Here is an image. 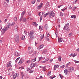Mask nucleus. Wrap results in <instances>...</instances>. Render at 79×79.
<instances>
[{
    "label": "nucleus",
    "instance_id": "f257e3e1",
    "mask_svg": "<svg viewBox=\"0 0 79 79\" xmlns=\"http://www.w3.org/2000/svg\"><path fill=\"white\" fill-rule=\"evenodd\" d=\"M35 31L33 30H32L30 31V33H29V35H27L28 36V37L30 36V39H31V40H32L33 39H34V35L35 34Z\"/></svg>",
    "mask_w": 79,
    "mask_h": 79
},
{
    "label": "nucleus",
    "instance_id": "f03ea898",
    "mask_svg": "<svg viewBox=\"0 0 79 79\" xmlns=\"http://www.w3.org/2000/svg\"><path fill=\"white\" fill-rule=\"evenodd\" d=\"M69 23H68L66 24L65 25V26L64 27V29L65 30L66 32H68L70 31L69 28Z\"/></svg>",
    "mask_w": 79,
    "mask_h": 79
},
{
    "label": "nucleus",
    "instance_id": "7ed1b4c3",
    "mask_svg": "<svg viewBox=\"0 0 79 79\" xmlns=\"http://www.w3.org/2000/svg\"><path fill=\"white\" fill-rule=\"evenodd\" d=\"M15 42L17 43H19V35H16L15 36Z\"/></svg>",
    "mask_w": 79,
    "mask_h": 79
},
{
    "label": "nucleus",
    "instance_id": "20e7f679",
    "mask_svg": "<svg viewBox=\"0 0 79 79\" xmlns=\"http://www.w3.org/2000/svg\"><path fill=\"white\" fill-rule=\"evenodd\" d=\"M49 18H53L55 16V13L53 11H51L49 13Z\"/></svg>",
    "mask_w": 79,
    "mask_h": 79
},
{
    "label": "nucleus",
    "instance_id": "39448f33",
    "mask_svg": "<svg viewBox=\"0 0 79 79\" xmlns=\"http://www.w3.org/2000/svg\"><path fill=\"white\" fill-rule=\"evenodd\" d=\"M25 14V11H23L21 14V17L20 18V22H21V21H22V19H23V16H24V14Z\"/></svg>",
    "mask_w": 79,
    "mask_h": 79
},
{
    "label": "nucleus",
    "instance_id": "423d86ee",
    "mask_svg": "<svg viewBox=\"0 0 79 79\" xmlns=\"http://www.w3.org/2000/svg\"><path fill=\"white\" fill-rule=\"evenodd\" d=\"M68 69V71L69 72H72L74 71V68L73 67H69Z\"/></svg>",
    "mask_w": 79,
    "mask_h": 79
},
{
    "label": "nucleus",
    "instance_id": "0eeeda50",
    "mask_svg": "<svg viewBox=\"0 0 79 79\" xmlns=\"http://www.w3.org/2000/svg\"><path fill=\"white\" fill-rule=\"evenodd\" d=\"M64 73L66 75H68V74L69 73V71H68V69H65L64 70Z\"/></svg>",
    "mask_w": 79,
    "mask_h": 79
},
{
    "label": "nucleus",
    "instance_id": "6e6552de",
    "mask_svg": "<svg viewBox=\"0 0 79 79\" xmlns=\"http://www.w3.org/2000/svg\"><path fill=\"white\" fill-rule=\"evenodd\" d=\"M24 62V60H22V58H21L19 62L18 63V64H21Z\"/></svg>",
    "mask_w": 79,
    "mask_h": 79
},
{
    "label": "nucleus",
    "instance_id": "1a4fd4ad",
    "mask_svg": "<svg viewBox=\"0 0 79 79\" xmlns=\"http://www.w3.org/2000/svg\"><path fill=\"white\" fill-rule=\"evenodd\" d=\"M43 4L42 3H41L40 6H38L37 7V9L39 10V9H40L41 8H42V5Z\"/></svg>",
    "mask_w": 79,
    "mask_h": 79
},
{
    "label": "nucleus",
    "instance_id": "9d476101",
    "mask_svg": "<svg viewBox=\"0 0 79 79\" xmlns=\"http://www.w3.org/2000/svg\"><path fill=\"white\" fill-rule=\"evenodd\" d=\"M15 56H20V54L17 52H16L15 53Z\"/></svg>",
    "mask_w": 79,
    "mask_h": 79
},
{
    "label": "nucleus",
    "instance_id": "9b49d317",
    "mask_svg": "<svg viewBox=\"0 0 79 79\" xmlns=\"http://www.w3.org/2000/svg\"><path fill=\"white\" fill-rule=\"evenodd\" d=\"M58 42H61L63 41V39L61 38H58Z\"/></svg>",
    "mask_w": 79,
    "mask_h": 79
},
{
    "label": "nucleus",
    "instance_id": "f8f14e48",
    "mask_svg": "<svg viewBox=\"0 0 79 79\" xmlns=\"http://www.w3.org/2000/svg\"><path fill=\"white\" fill-rule=\"evenodd\" d=\"M27 19H26V18H22V21L23 22H26V21H27Z\"/></svg>",
    "mask_w": 79,
    "mask_h": 79
},
{
    "label": "nucleus",
    "instance_id": "ddd939ff",
    "mask_svg": "<svg viewBox=\"0 0 79 79\" xmlns=\"http://www.w3.org/2000/svg\"><path fill=\"white\" fill-rule=\"evenodd\" d=\"M14 31H18V26H16L14 28Z\"/></svg>",
    "mask_w": 79,
    "mask_h": 79
},
{
    "label": "nucleus",
    "instance_id": "4468645a",
    "mask_svg": "<svg viewBox=\"0 0 79 79\" xmlns=\"http://www.w3.org/2000/svg\"><path fill=\"white\" fill-rule=\"evenodd\" d=\"M45 29H46V30H47L48 29V24H46L45 25Z\"/></svg>",
    "mask_w": 79,
    "mask_h": 79
},
{
    "label": "nucleus",
    "instance_id": "2eb2a0df",
    "mask_svg": "<svg viewBox=\"0 0 79 79\" xmlns=\"http://www.w3.org/2000/svg\"><path fill=\"white\" fill-rule=\"evenodd\" d=\"M44 47V45L41 44L39 46V49H41V48H42Z\"/></svg>",
    "mask_w": 79,
    "mask_h": 79
},
{
    "label": "nucleus",
    "instance_id": "dca6fc26",
    "mask_svg": "<svg viewBox=\"0 0 79 79\" xmlns=\"http://www.w3.org/2000/svg\"><path fill=\"white\" fill-rule=\"evenodd\" d=\"M5 31L3 29H2V30L1 31V35H3V34H4V33H5Z\"/></svg>",
    "mask_w": 79,
    "mask_h": 79
},
{
    "label": "nucleus",
    "instance_id": "f3484780",
    "mask_svg": "<svg viewBox=\"0 0 79 79\" xmlns=\"http://www.w3.org/2000/svg\"><path fill=\"white\" fill-rule=\"evenodd\" d=\"M16 77H18V76H17V74H15L13 76V79H15Z\"/></svg>",
    "mask_w": 79,
    "mask_h": 79
},
{
    "label": "nucleus",
    "instance_id": "a211bd4d",
    "mask_svg": "<svg viewBox=\"0 0 79 79\" xmlns=\"http://www.w3.org/2000/svg\"><path fill=\"white\" fill-rule=\"evenodd\" d=\"M4 6H5V7H8V5L7 3L5 2L4 4Z\"/></svg>",
    "mask_w": 79,
    "mask_h": 79
},
{
    "label": "nucleus",
    "instance_id": "6ab92c4d",
    "mask_svg": "<svg viewBox=\"0 0 79 79\" xmlns=\"http://www.w3.org/2000/svg\"><path fill=\"white\" fill-rule=\"evenodd\" d=\"M8 28H9L8 27H4L3 29L6 31H7L8 29Z\"/></svg>",
    "mask_w": 79,
    "mask_h": 79
},
{
    "label": "nucleus",
    "instance_id": "aec40b11",
    "mask_svg": "<svg viewBox=\"0 0 79 79\" xmlns=\"http://www.w3.org/2000/svg\"><path fill=\"white\" fill-rule=\"evenodd\" d=\"M21 38L22 40H24V39H25V36L24 35H22V36L21 37Z\"/></svg>",
    "mask_w": 79,
    "mask_h": 79
},
{
    "label": "nucleus",
    "instance_id": "412c9836",
    "mask_svg": "<svg viewBox=\"0 0 79 79\" xmlns=\"http://www.w3.org/2000/svg\"><path fill=\"white\" fill-rule=\"evenodd\" d=\"M33 24H34V26H36V27H37L38 24H37V23L35 22H33Z\"/></svg>",
    "mask_w": 79,
    "mask_h": 79
},
{
    "label": "nucleus",
    "instance_id": "4be33fe9",
    "mask_svg": "<svg viewBox=\"0 0 79 79\" xmlns=\"http://www.w3.org/2000/svg\"><path fill=\"white\" fill-rule=\"evenodd\" d=\"M44 37V34H43V35H42L40 36V39H43Z\"/></svg>",
    "mask_w": 79,
    "mask_h": 79
},
{
    "label": "nucleus",
    "instance_id": "5701e85b",
    "mask_svg": "<svg viewBox=\"0 0 79 79\" xmlns=\"http://www.w3.org/2000/svg\"><path fill=\"white\" fill-rule=\"evenodd\" d=\"M47 52V49H44L43 52H42V54H44V53H46Z\"/></svg>",
    "mask_w": 79,
    "mask_h": 79
},
{
    "label": "nucleus",
    "instance_id": "b1692460",
    "mask_svg": "<svg viewBox=\"0 0 79 79\" xmlns=\"http://www.w3.org/2000/svg\"><path fill=\"white\" fill-rule=\"evenodd\" d=\"M36 59H37L36 58H35V59H33V60H32V63H34V62H35V61H36Z\"/></svg>",
    "mask_w": 79,
    "mask_h": 79
},
{
    "label": "nucleus",
    "instance_id": "393cba45",
    "mask_svg": "<svg viewBox=\"0 0 79 79\" xmlns=\"http://www.w3.org/2000/svg\"><path fill=\"white\" fill-rule=\"evenodd\" d=\"M71 18H74L75 19H76V16L73 15L71 16Z\"/></svg>",
    "mask_w": 79,
    "mask_h": 79
},
{
    "label": "nucleus",
    "instance_id": "a878e982",
    "mask_svg": "<svg viewBox=\"0 0 79 79\" xmlns=\"http://www.w3.org/2000/svg\"><path fill=\"white\" fill-rule=\"evenodd\" d=\"M50 15V12H47L46 13V14H45V16H44V17H46V16H47V15Z\"/></svg>",
    "mask_w": 79,
    "mask_h": 79
},
{
    "label": "nucleus",
    "instance_id": "bb28decb",
    "mask_svg": "<svg viewBox=\"0 0 79 79\" xmlns=\"http://www.w3.org/2000/svg\"><path fill=\"white\" fill-rule=\"evenodd\" d=\"M58 59L59 61H61V57L59 56L58 57Z\"/></svg>",
    "mask_w": 79,
    "mask_h": 79
},
{
    "label": "nucleus",
    "instance_id": "cd10ccee",
    "mask_svg": "<svg viewBox=\"0 0 79 79\" xmlns=\"http://www.w3.org/2000/svg\"><path fill=\"white\" fill-rule=\"evenodd\" d=\"M59 65H55L54 67H55L56 68H59Z\"/></svg>",
    "mask_w": 79,
    "mask_h": 79
},
{
    "label": "nucleus",
    "instance_id": "c85d7f7f",
    "mask_svg": "<svg viewBox=\"0 0 79 79\" xmlns=\"http://www.w3.org/2000/svg\"><path fill=\"white\" fill-rule=\"evenodd\" d=\"M34 67H37V66H38V65L36 63H34Z\"/></svg>",
    "mask_w": 79,
    "mask_h": 79
},
{
    "label": "nucleus",
    "instance_id": "c756f323",
    "mask_svg": "<svg viewBox=\"0 0 79 79\" xmlns=\"http://www.w3.org/2000/svg\"><path fill=\"white\" fill-rule=\"evenodd\" d=\"M46 40H47L48 42H49L50 41V39L48 38L47 37V36H46Z\"/></svg>",
    "mask_w": 79,
    "mask_h": 79
},
{
    "label": "nucleus",
    "instance_id": "7c9ffc66",
    "mask_svg": "<svg viewBox=\"0 0 79 79\" xmlns=\"http://www.w3.org/2000/svg\"><path fill=\"white\" fill-rule=\"evenodd\" d=\"M72 35H73V33H70L69 34V37H71L72 36Z\"/></svg>",
    "mask_w": 79,
    "mask_h": 79
},
{
    "label": "nucleus",
    "instance_id": "2f4dec72",
    "mask_svg": "<svg viewBox=\"0 0 79 79\" xmlns=\"http://www.w3.org/2000/svg\"><path fill=\"white\" fill-rule=\"evenodd\" d=\"M7 27H8V28H9L10 26V23H7Z\"/></svg>",
    "mask_w": 79,
    "mask_h": 79
},
{
    "label": "nucleus",
    "instance_id": "473e14b6",
    "mask_svg": "<svg viewBox=\"0 0 79 79\" xmlns=\"http://www.w3.org/2000/svg\"><path fill=\"white\" fill-rule=\"evenodd\" d=\"M31 68H30L29 67H27V71H29V70H30V69H31Z\"/></svg>",
    "mask_w": 79,
    "mask_h": 79
},
{
    "label": "nucleus",
    "instance_id": "72a5a7b5",
    "mask_svg": "<svg viewBox=\"0 0 79 79\" xmlns=\"http://www.w3.org/2000/svg\"><path fill=\"white\" fill-rule=\"evenodd\" d=\"M51 74V71H50L47 74V76H50V74Z\"/></svg>",
    "mask_w": 79,
    "mask_h": 79
},
{
    "label": "nucleus",
    "instance_id": "f704fd0d",
    "mask_svg": "<svg viewBox=\"0 0 79 79\" xmlns=\"http://www.w3.org/2000/svg\"><path fill=\"white\" fill-rule=\"evenodd\" d=\"M45 12L44 11H43L42 12V15L43 16H45Z\"/></svg>",
    "mask_w": 79,
    "mask_h": 79
},
{
    "label": "nucleus",
    "instance_id": "c9c22d12",
    "mask_svg": "<svg viewBox=\"0 0 79 79\" xmlns=\"http://www.w3.org/2000/svg\"><path fill=\"white\" fill-rule=\"evenodd\" d=\"M30 66L31 68H33V67H34V63H32L31 64V65H30Z\"/></svg>",
    "mask_w": 79,
    "mask_h": 79
},
{
    "label": "nucleus",
    "instance_id": "e433bc0d",
    "mask_svg": "<svg viewBox=\"0 0 79 79\" xmlns=\"http://www.w3.org/2000/svg\"><path fill=\"white\" fill-rule=\"evenodd\" d=\"M20 58V57H19L18 58H17V59H16V60H15V63H16V62H17V61H18V60H19V59Z\"/></svg>",
    "mask_w": 79,
    "mask_h": 79
},
{
    "label": "nucleus",
    "instance_id": "4c0bfd02",
    "mask_svg": "<svg viewBox=\"0 0 79 79\" xmlns=\"http://www.w3.org/2000/svg\"><path fill=\"white\" fill-rule=\"evenodd\" d=\"M60 16H63V13L61 12H60Z\"/></svg>",
    "mask_w": 79,
    "mask_h": 79
},
{
    "label": "nucleus",
    "instance_id": "58836bf2",
    "mask_svg": "<svg viewBox=\"0 0 79 79\" xmlns=\"http://www.w3.org/2000/svg\"><path fill=\"white\" fill-rule=\"evenodd\" d=\"M76 8H77V7H76V6L74 7H73V11H75V10H76Z\"/></svg>",
    "mask_w": 79,
    "mask_h": 79
},
{
    "label": "nucleus",
    "instance_id": "ea45409f",
    "mask_svg": "<svg viewBox=\"0 0 79 79\" xmlns=\"http://www.w3.org/2000/svg\"><path fill=\"white\" fill-rule=\"evenodd\" d=\"M34 72V70H31L30 72L29 73H32Z\"/></svg>",
    "mask_w": 79,
    "mask_h": 79
},
{
    "label": "nucleus",
    "instance_id": "a19ab883",
    "mask_svg": "<svg viewBox=\"0 0 79 79\" xmlns=\"http://www.w3.org/2000/svg\"><path fill=\"white\" fill-rule=\"evenodd\" d=\"M14 21H17V17H15L14 18Z\"/></svg>",
    "mask_w": 79,
    "mask_h": 79
},
{
    "label": "nucleus",
    "instance_id": "79ce46f5",
    "mask_svg": "<svg viewBox=\"0 0 79 79\" xmlns=\"http://www.w3.org/2000/svg\"><path fill=\"white\" fill-rule=\"evenodd\" d=\"M46 6H49V2H47L46 4Z\"/></svg>",
    "mask_w": 79,
    "mask_h": 79
},
{
    "label": "nucleus",
    "instance_id": "37998d69",
    "mask_svg": "<svg viewBox=\"0 0 79 79\" xmlns=\"http://www.w3.org/2000/svg\"><path fill=\"white\" fill-rule=\"evenodd\" d=\"M78 0H75L74 2H73V4H76V3L77 2V1Z\"/></svg>",
    "mask_w": 79,
    "mask_h": 79
},
{
    "label": "nucleus",
    "instance_id": "c03bdc74",
    "mask_svg": "<svg viewBox=\"0 0 79 79\" xmlns=\"http://www.w3.org/2000/svg\"><path fill=\"white\" fill-rule=\"evenodd\" d=\"M64 67H65V66L64 65L60 66V68H62V69L64 68Z\"/></svg>",
    "mask_w": 79,
    "mask_h": 79
},
{
    "label": "nucleus",
    "instance_id": "a18cd8bd",
    "mask_svg": "<svg viewBox=\"0 0 79 79\" xmlns=\"http://www.w3.org/2000/svg\"><path fill=\"white\" fill-rule=\"evenodd\" d=\"M24 34H26V35H27V34H28L27 33V31H24Z\"/></svg>",
    "mask_w": 79,
    "mask_h": 79
},
{
    "label": "nucleus",
    "instance_id": "49530a36",
    "mask_svg": "<svg viewBox=\"0 0 79 79\" xmlns=\"http://www.w3.org/2000/svg\"><path fill=\"white\" fill-rule=\"evenodd\" d=\"M59 76L61 78V79H62V78H63V76L61 75V74H59Z\"/></svg>",
    "mask_w": 79,
    "mask_h": 79
},
{
    "label": "nucleus",
    "instance_id": "de8ad7c7",
    "mask_svg": "<svg viewBox=\"0 0 79 79\" xmlns=\"http://www.w3.org/2000/svg\"><path fill=\"white\" fill-rule=\"evenodd\" d=\"M42 17H40V22H41V21H42Z\"/></svg>",
    "mask_w": 79,
    "mask_h": 79
},
{
    "label": "nucleus",
    "instance_id": "09e8293b",
    "mask_svg": "<svg viewBox=\"0 0 79 79\" xmlns=\"http://www.w3.org/2000/svg\"><path fill=\"white\" fill-rule=\"evenodd\" d=\"M22 76V77H23L24 76V73H23V72H21V73Z\"/></svg>",
    "mask_w": 79,
    "mask_h": 79
},
{
    "label": "nucleus",
    "instance_id": "8fccbe9b",
    "mask_svg": "<svg viewBox=\"0 0 79 79\" xmlns=\"http://www.w3.org/2000/svg\"><path fill=\"white\" fill-rule=\"evenodd\" d=\"M46 66H44L43 67V70H44V71H45V69H46L45 68H46Z\"/></svg>",
    "mask_w": 79,
    "mask_h": 79
},
{
    "label": "nucleus",
    "instance_id": "3c124183",
    "mask_svg": "<svg viewBox=\"0 0 79 79\" xmlns=\"http://www.w3.org/2000/svg\"><path fill=\"white\" fill-rule=\"evenodd\" d=\"M41 59H42V57H40V58L39 59V61H40V60H41Z\"/></svg>",
    "mask_w": 79,
    "mask_h": 79
},
{
    "label": "nucleus",
    "instance_id": "603ef678",
    "mask_svg": "<svg viewBox=\"0 0 79 79\" xmlns=\"http://www.w3.org/2000/svg\"><path fill=\"white\" fill-rule=\"evenodd\" d=\"M69 8V9H70V10H72V7H71V5H70Z\"/></svg>",
    "mask_w": 79,
    "mask_h": 79
},
{
    "label": "nucleus",
    "instance_id": "864d4df0",
    "mask_svg": "<svg viewBox=\"0 0 79 79\" xmlns=\"http://www.w3.org/2000/svg\"><path fill=\"white\" fill-rule=\"evenodd\" d=\"M31 3H32L33 4H34V3H35V1H32L31 2Z\"/></svg>",
    "mask_w": 79,
    "mask_h": 79
},
{
    "label": "nucleus",
    "instance_id": "5fc2aeb1",
    "mask_svg": "<svg viewBox=\"0 0 79 79\" xmlns=\"http://www.w3.org/2000/svg\"><path fill=\"white\" fill-rule=\"evenodd\" d=\"M71 64V63L70 62L66 64V66H68V65H69V64Z\"/></svg>",
    "mask_w": 79,
    "mask_h": 79
},
{
    "label": "nucleus",
    "instance_id": "6e6d98bb",
    "mask_svg": "<svg viewBox=\"0 0 79 79\" xmlns=\"http://www.w3.org/2000/svg\"><path fill=\"white\" fill-rule=\"evenodd\" d=\"M14 25H15V23H12L11 25V26H14Z\"/></svg>",
    "mask_w": 79,
    "mask_h": 79
},
{
    "label": "nucleus",
    "instance_id": "4d7b16f0",
    "mask_svg": "<svg viewBox=\"0 0 79 79\" xmlns=\"http://www.w3.org/2000/svg\"><path fill=\"white\" fill-rule=\"evenodd\" d=\"M66 8H65L64 9H61L62 11H64V10H66Z\"/></svg>",
    "mask_w": 79,
    "mask_h": 79
},
{
    "label": "nucleus",
    "instance_id": "13d9d810",
    "mask_svg": "<svg viewBox=\"0 0 79 79\" xmlns=\"http://www.w3.org/2000/svg\"><path fill=\"white\" fill-rule=\"evenodd\" d=\"M48 60H49L48 58H47L46 59L45 61H48Z\"/></svg>",
    "mask_w": 79,
    "mask_h": 79
},
{
    "label": "nucleus",
    "instance_id": "bf43d9fd",
    "mask_svg": "<svg viewBox=\"0 0 79 79\" xmlns=\"http://www.w3.org/2000/svg\"><path fill=\"white\" fill-rule=\"evenodd\" d=\"M47 37H50V35L49 34H48V33H47Z\"/></svg>",
    "mask_w": 79,
    "mask_h": 79
},
{
    "label": "nucleus",
    "instance_id": "052dcab7",
    "mask_svg": "<svg viewBox=\"0 0 79 79\" xmlns=\"http://www.w3.org/2000/svg\"><path fill=\"white\" fill-rule=\"evenodd\" d=\"M30 60H28L27 61V63L28 64L29 63H30Z\"/></svg>",
    "mask_w": 79,
    "mask_h": 79
},
{
    "label": "nucleus",
    "instance_id": "680f3d73",
    "mask_svg": "<svg viewBox=\"0 0 79 79\" xmlns=\"http://www.w3.org/2000/svg\"><path fill=\"white\" fill-rule=\"evenodd\" d=\"M45 62H46V61H45V60L41 61V62L42 63H45Z\"/></svg>",
    "mask_w": 79,
    "mask_h": 79
},
{
    "label": "nucleus",
    "instance_id": "e2e57ef3",
    "mask_svg": "<svg viewBox=\"0 0 79 79\" xmlns=\"http://www.w3.org/2000/svg\"><path fill=\"white\" fill-rule=\"evenodd\" d=\"M55 77H56V76H55L54 77H51V79H53V78H55Z\"/></svg>",
    "mask_w": 79,
    "mask_h": 79
},
{
    "label": "nucleus",
    "instance_id": "0e129e2a",
    "mask_svg": "<svg viewBox=\"0 0 79 79\" xmlns=\"http://www.w3.org/2000/svg\"><path fill=\"white\" fill-rule=\"evenodd\" d=\"M63 6V5H61L59 6H58V8H60V7H61V6Z\"/></svg>",
    "mask_w": 79,
    "mask_h": 79
},
{
    "label": "nucleus",
    "instance_id": "69168bd1",
    "mask_svg": "<svg viewBox=\"0 0 79 79\" xmlns=\"http://www.w3.org/2000/svg\"><path fill=\"white\" fill-rule=\"evenodd\" d=\"M74 62H75V63H79V61L77 60H74Z\"/></svg>",
    "mask_w": 79,
    "mask_h": 79
},
{
    "label": "nucleus",
    "instance_id": "338daca9",
    "mask_svg": "<svg viewBox=\"0 0 79 79\" xmlns=\"http://www.w3.org/2000/svg\"><path fill=\"white\" fill-rule=\"evenodd\" d=\"M53 59H51L50 60V61H51V62H52V61H53Z\"/></svg>",
    "mask_w": 79,
    "mask_h": 79
},
{
    "label": "nucleus",
    "instance_id": "774afa93",
    "mask_svg": "<svg viewBox=\"0 0 79 79\" xmlns=\"http://www.w3.org/2000/svg\"><path fill=\"white\" fill-rule=\"evenodd\" d=\"M77 52H79V48H78L77 49Z\"/></svg>",
    "mask_w": 79,
    "mask_h": 79
}]
</instances>
